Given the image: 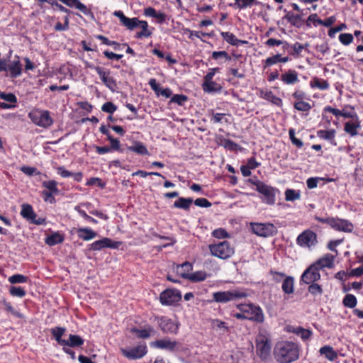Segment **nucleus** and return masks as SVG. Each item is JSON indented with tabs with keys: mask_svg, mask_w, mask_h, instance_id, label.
I'll use <instances>...</instances> for the list:
<instances>
[{
	"mask_svg": "<svg viewBox=\"0 0 363 363\" xmlns=\"http://www.w3.org/2000/svg\"><path fill=\"white\" fill-rule=\"evenodd\" d=\"M294 108L299 111H308L311 108V106L309 103L298 101L294 104Z\"/></svg>",
	"mask_w": 363,
	"mask_h": 363,
	"instance_id": "6e6d98bb",
	"label": "nucleus"
},
{
	"mask_svg": "<svg viewBox=\"0 0 363 363\" xmlns=\"http://www.w3.org/2000/svg\"><path fill=\"white\" fill-rule=\"evenodd\" d=\"M43 187L46 188L49 191L48 192L54 193L55 195H57L59 194V189H57V183L55 180H49L44 181L42 183Z\"/></svg>",
	"mask_w": 363,
	"mask_h": 363,
	"instance_id": "a19ab883",
	"label": "nucleus"
},
{
	"mask_svg": "<svg viewBox=\"0 0 363 363\" xmlns=\"http://www.w3.org/2000/svg\"><path fill=\"white\" fill-rule=\"evenodd\" d=\"M342 303L345 307L354 308L357 303V301L354 295L347 294L343 298Z\"/></svg>",
	"mask_w": 363,
	"mask_h": 363,
	"instance_id": "a18cd8bd",
	"label": "nucleus"
},
{
	"mask_svg": "<svg viewBox=\"0 0 363 363\" xmlns=\"http://www.w3.org/2000/svg\"><path fill=\"white\" fill-rule=\"evenodd\" d=\"M209 250L213 256L223 259L229 258L234 254V248L228 241L210 245Z\"/></svg>",
	"mask_w": 363,
	"mask_h": 363,
	"instance_id": "0eeeda50",
	"label": "nucleus"
},
{
	"mask_svg": "<svg viewBox=\"0 0 363 363\" xmlns=\"http://www.w3.org/2000/svg\"><path fill=\"white\" fill-rule=\"evenodd\" d=\"M128 150L138 155H146L149 154L147 147L140 142H134L133 145L128 147Z\"/></svg>",
	"mask_w": 363,
	"mask_h": 363,
	"instance_id": "2f4dec72",
	"label": "nucleus"
},
{
	"mask_svg": "<svg viewBox=\"0 0 363 363\" xmlns=\"http://www.w3.org/2000/svg\"><path fill=\"white\" fill-rule=\"evenodd\" d=\"M265 44L269 47L282 45V48L284 50L288 49L290 46V45L287 42L276 40L274 38L268 39L266 41Z\"/></svg>",
	"mask_w": 363,
	"mask_h": 363,
	"instance_id": "8fccbe9b",
	"label": "nucleus"
},
{
	"mask_svg": "<svg viewBox=\"0 0 363 363\" xmlns=\"http://www.w3.org/2000/svg\"><path fill=\"white\" fill-rule=\"evenodd\" d=\"M21 215L23 218L32 223L37 225L45 224V219L43 218H37V215L33 211V207L30 204L23 203L21 206Z\"/></svg>",
	"mask_w": 363,
	"mask_h": 363,
	"instance_id": "9b49d317",
	"label": "nucleus"
},
{
	"mask_svg": "<svg viewBox=\"0 0 363 363\" xmlns=\"http://www.w3.org/2000/svg\"><path fill=\"white\" fill-rule=\"evenodd\" d=\"M319 352L320 354L324 355L325 357L329 361H334L337 358V353L334 349L329 345H325L320 347Z\"/></svg>",
	"mask_w": 363,
	"mask_h": 363,
	"instance_id": "a878e982",
	"label": "nucleus"
},
{
	"mask_svg": "<svg viewBox=\"0 0 363 363\" xmlns=\"http://www.w3.org/2000/svg\"><path fill=\"white\" fill-rule=\"evenodd\" d=\"M270 274L272 277V279L276 283H279L281 281L284 280V279L286 277V275L283 272H278L273 270L270 271Z\"/></svg>",
	"mask_w": 363,
	"mask_h": 363,
	"instance_id": "e2e57ef3",
	"label": "nucleus"
},
{
	"mask_svg": "<svg viewBox=\"0 0 363 363\" xmlns=\"http://www.w3.org/2000/svg\"><path fill=\"white\" fill-rule=\"evenodd\" d=\"M182 277L186 278L191 281H201L206 279L207 274L203 271H198L191 274L181 272Z\"/></svg>",
	"mask_w": 363,
	"mask_h": 363,
	"instance_id": "393cba45",
	"label": "nucleus"
},
{
	"mask_svg": "<svg viewBox=\"0 0 363 363\" xmlns=\"http://www.w3.org/2000/svg\"><path fill=\"white\" fill-rule=\"evenodd\" d=\"M65 332V328L62 327H55L52 329V335L54 336L55 340L60 344L61 346H64V344H66V340L62 338V335Z\"/></svg>",
	"mask_w": 363,
	"mask_h": 363,
	"instance_id": "72a5a7b5",
	"label": "nucleus"
},
{
	"mask_svg": "<svg viewBox=\"0 0 363 363\" xmlns=\"http://www.w3.org/2000/svg\"><path fill=\"white\" fill-rule=\"evenodd\" d=\"M28 281V277L20 274H16L11 276L9 278V281L11 284H19V283H25Z\"/></svg>",
	"mask_w": 363,
	"mask_h": 363,
	"instance_id": "3c124183",
	"label": "nucleus"
},
{
	"mask_svg": "<svg viewBox=\"0 0 363 363\" xmlns=\"http://www.w3.org/2000/svg\"><path fill=\"white\" fill-rule=\"evenodd\" d=\"M290 331L300 336L303 340H308L312 335V332L310 330L302 327H293Z\"/></svg>",
	"mask_w": 363,
	"mask_h": 363,
	"instance_id": "f704fd0d",
	"label": "nucleus"
},
{
	"mask_svg": "<svg viewBox=\"0 0 363 363\" xmlns=\"http://www.w3.org/2000/svg\"><path fill=\"white\" fill-rule=\"evenodd\" d=\"M310 86L311 88H317L320 90H327L329 89V83L323 79L318 77H313L310 82Z\"/></svg>",
	"mask_w": 363,
	"mask_h": 363,
	"instance_id": "7c9ffc66",
	"label": "nucleus"
},
{
	"mask_svg": "<svg viewBox=\"0 0 363 363\" xmlns=\"http://www.w3.org/2000/svg\"><path fill=\"white\" fill-rule=\"evenodd\" d=\"M77 234L79 238L88 241L95 238L96 233L88 228H81L77 230Z\"/></svg>",
	"mask_w": 363,
	"mask_h": 363,
	"instance_id": "5701e85b",
	"label": "nucleus"
},
{
	"mask_svg": "<svg viewBox=\"0 0 363 363\" xmlns=\"http://www.w3.org/2000/svg\"><path fill=\"white\" fill-rule=\"evenodd\" d=\"M160 329L164 333H177L178 325L175 324L171 319L162 317L158 320Z\"/></svg>",
	"mask_w": 363,
	"mask_h": 363,
	"instance_id": "6ab92c4d",
	"label": "nucleus"
},
{
	"mask_svg": "<svg viewBox=\"0 0 363 363\" xmlns=\"http://www.w3.org/2000/svg\"><path fill=\"white\" fill-rule=\"evenodd\" d=\"M221 35L226 42L232 45H238V43L240 42L236 36L232 33L223 32L221 33Z\"/></svg>",
	"mask_w": 363,
	"mask_h": 363,
	"instance_id": "de8ad7c7",
	"label": "nucleus"
},
{
	"mask_svg": "<svg viewBox=\"0 0 363 363\" xmlns=\"http://www.w3.org/2000/svg\"><path fill=\"white\" fill-rule=\"evenodd\" d=\"M237 308L240 311L243 312L247 320L259 323H263L264 320L263 311L259 306H256L253 303H241L237 305Z\"/></svg>",
	"mask_w": 363,
	"mask_h": 363,
	"instance_id": "7ed1b4c3",
	"label": "nucleus"
},
{
	"mask_svg": "<svg viewBox=\"0 0 363 363\" xmlns=\"http://www.w3.org/2000/svg\"><path fill=\"white\" fill-rule=\"evenodd\" d=\"M152 328L151 327H148L145 329H138V328H132L131 332L135 333L137 337L139 338L146 339L150 336V333L152 331Z\"/></svg>",
	"mask_w": 363,
	"mask_h": 363,
	"instance_id": "79ce46f5",
	"label": "nucleus"
},
{
	"mask_svg": "<svg viewBox=\"0 0 363 363\" xmlns=\"http://www.w3.org/2000/svg\"><path fill=\"white\" fill-rule=\"evenodd\" d=\"M320 279L319 270L311 264L302 274L301 280L306 284L315 283Z\"/></svg>",
	"mask_w": 363,
	"mask_h": 363,
	"instance_id": "4468645a",
	"label": "nucleus"
},
{
	"mask_svg": "<svg viewBox=\"0 0 363 363\" xmlns=\"http://www.w3.org/2000/svg\"><path fill=\"white\" fill-rule=\"evenodd\" d=\"M223 121L225 122H227V119L225 118V113H212L211 121L213 123H222Z\"/></svg>",
	"mask_w": 363,
	"mask_h": 363,
	"instance_id": "bf43d9fd",
	"label": "nucleus"
},
{
	"mask_svg": "<svg viewBox=\"0 0 363 363\" xmlns=\"http://www.w3.org/2000/svg\"><path fill=\"white\" fill-rule=\"evenodd\" d=\"M339 40L345 45H350L353 40V36L350 33H341L339 35Z\"/></svg>",
	"mask_w": 363,
	"mask_h": 363,
	"instance_id": "4d7b16f0",
	"label": "nucleus"
},
{
	"mask_svg": "<svg viewBox=\"0 0 363 363\" xmlns=\"http://www.w3.org/2000/svg\"><path fill=\"white\" fill-rule=\"evenodd\" d=\"M187 101V96L183 94H175L172 96L171 101L182 106Z\"/></svg>",
	"mask_w": 363,
	"mask_h": 363,
	"instance_id": "680f3d73",
	"label": "nucleus"
},
{
	"mask_svg": "<svg viewBox=\"0 0 363 363\" xmlns=\"http://www.w3.org/2000/svg\"><path fill=\"white\" fill-rule=\"evenodd\" d=\"M281 289L285 294H291L294 291V279L293 277H286L282 283Z\"/></svg>",
	"mask_w": 363,
	"mask_h": 363,
	"instance_id": "bb28decb",
	"label": "nucleus"
},
{
	"mask_svg": "<svg viewBox=\"0 0 363 363\" xmlns=\"http://www.w3.org/2000/svg\"><path fill=\"white\" fill-rule=\"evenodd\" d=\"M281 80L287 85H292L299 82L298 72L296 70L289 69L281 76Z\"/></svg>",
	"mask_w": 363,
	"mask_h": 363,
	"instance_id": "412c9836",
	"label": "nucleus"
},
{
	"mask_svg": "<svg viewBox=\"0 0 363 363\" xmlns=\"http://www.w3.org/2000/svg\"><path fill=\"white\" fill-rule=\"evenodd\" d=\"M317 136L319 138L328 140L330 143L333 145H336L337 143L335 140V130H320L317 131Z\"/></svg>",
	"mask_w": 363,
	"mask_h": 363,
	"instance_id": "4be33fe9",
	"label": "nucleus"
},
{
	"mask_svg": "<svg viewBox=\"0 0 363 363\" xmlns=\"http://www.w3.org/2000/svg\"><path fill=\"white\" fill-rule=\"evenodd\" d=\"M308 291L314 297H320L323 294L322 286L317 283L308 284Z\"/></svg>",
	"mask_w": 363,
	"mask_h": 363,
	"instance_id": "58836bf2",
	"label": "nucleus"
},
{
	"mask_svg": "<svg viewBox=\"0 0 363 363\" xmlns=\"http://www.w3.org/2000/svg\"><path fill=\"white\" fill-rule=\"evenodd\" d=\"M182 298V295L179 291L177 289H167L161 293L160 300L163 305H172Z\"/></svg>",
	"mask_w": 363,
	"mask_h": 363,
	"instance_id": "f8f14e48",
	"label": "nucleus"
},
{
	"mask_svg": "<svg viewBox=\"0 0 363 363\" xmlns=\"http://www.w3.org/2000/svg\"><path fill=\"white\" fill-rule=\"evenodd\" d=\"M113 15L118 17L120 22L129 30H133L138 27L140 23V21L136 17L132 18L126 17L121 11H116Z\"/></svg>",
	"mask_w": 363,
	"mask_h": 363,
	"instance_id": "2eb2a0df",
	"label": "nucleus"
},
{
	"mask_svg": "<svg viewBox=\"0 0 363 363\" xmlns=\"http://www.w3.org/2000/svg\"><path fill=\"white\" fill-rule=\"evenodd\" d=\"M252 232L259 237L267 238L277 234V229L270 223H250Z\"/></svg>",
	"mask_w": 363,
	"mask_h": 363,
	"instance_id": "6e6552de",
	"label": "nucleus"
},
{
	"mask_svg": "<svg viewBox=\"0 0 363 363\" xmlns=\"http://www.w3.org/2000/svg\"><path fill=\"white\" fill-rule=\"evenodd\" d=\"M177 345V342L176 341H172L169 338L156 340L151 343L152 347L169 351H173Z\"/></svg>",
	"mask_w": 363,
	"mask_h": 363,
	"instance_id": "aec40b11",
	"label": "nucleus"
},
{
	"mask_svg": "<svg viewBox=\"0 0 363 363\" xmlns=\"http://www.w3.org/2000/svg\"><path fill=\"white\" fill-rule=\"evenodd\" d=\"M194 204L199 207H204L208 208L211 206V203L209 202L205 198H199L196 199L194 201Z\"/></svg>",
	"mask_w": 363,
	"mask_h": 363,
	"instance_id": "774afa93",
	"label": "nucleus"
},
{
	"mask_svg": "<svg viewBox=\"0 0 363 363\" xmlns=\"http://www.w3.org/2000/svg\"><path fill=\"white\" fill-rule=\"evenodd\" d=\"M261 97L277 106H280L282 104L281 99L274 96L271 91H262Z\"/></svg>",
	"mask_w": 363,
	"mask_h": 363,
	"instance_id": "c9c22d12",
	"label": "nucleus"
},
{
	"mask_svg": "<svg viewBox=\"0 0 363 363\" xmlns=\"http://www.w3.org/2000/svg\"><path fill=\"white\" fill-rule=\"evenodd\" d=\"M66 342L67 343L64 344L63 347H76L82 345L84 344V340L79 335L70 334Z\"/></svg>",
	"mask_w": 363,
	"mask_h": 363,
	"instance_id": "473e14b6",
	"label": "nucleus"
},
{
	"mask_svg": "<svg viewBox=\"0 0 363 363\" xmlns=\"http://www.w3.org/2000/svg\"><path fill=\"white\" fill-rule=\"evenodd\" d=\"M9 292L11 296L19 298H23L26 296V291L20 286H11Z\"/></svg>",
	"mask_w": 363,
	"mask_h": 363,
	"instance_id": "864d4df0",
	"label": "nucleus"
},
{
	"mask_svg": "<svg viewBox=\"0 0 363 363\" xmlns=\"http://www.w3.org/2000/svg\"><path fill=\"white\" fill-rule=\"evenodd\" d=\"M64 237L59 233H55L48 236L45 239V243L50 246H54L57 244L62 242Z\"/></svg>",
	"mask_w": 363,
	"mask_h": 363,
	"instance_id": "e433bc0d",
	"label": "nucleus"
},
{
	"mask_svg": "<svg viewBox=\"0 0 363 363\" xmlns=\"http://www.w3.org/2000/svg\"><path fill=\"white\" fill-rule=\"evenodd\" d=\"M212 57L214 60H218L219 58H224L227 60H230L231 58L228 55V52L225 51H214L212 53Z\"/></svg>",
	"mask_w": 363,
	"mask_h": 363,
	"instance_id": "69168bd1",
	"label": "nucleus"
},
{
	"mask_svg": "<svg viewBox=\"0 0 363 363\" xmlns=\"http://www.w3.org/2000/svg\"><path fill=\"white\" fill-rule=\"evenodd\" d=\"M249 182L255 185L256 190L262 195V200L264 203L268 205L274 204L276 189L274 187L268 186L259 180L250 179Z\"/></svg>",
	"mask_w": 363,
	"mask_h": 363,
	"instance_id": "20e7f679",
	"label": "nucleus"
},
{
	"mask_svg": "<svg viewBox=\"0 0 363 363\" xmlns=\"http://www.w3.org/2000/svg\"><path fill=\"white\" fill-rule=\"evenodd\" d=\"M257 0H235L234 6L237 8L242 9L247 7H250L254 4H257Z\"/></svg>",
	"mask_w": 363,
	"mask_h": 363,
	"instance_id": "49530a36",
	"label": "nucleus"
},
{
	"mask_svg": "<svg viewBox=\"0 0 363 363\" xmlns=\"http://www.w3.org/2000/svg\"><path fill=\"white\" fill-rule=\"evenodd\" d=\"M332 223V228L335 230L342 231L345 233H351L354 229L353 224L350 221L345 219L334 218Z\"/></svg>",
	"mask_w": 363,
	"mask_h": 363,
	"instance_id": "f3484780",
	"label": "nucleus"
},
{
	"mask_svg": "<svg viewBox=\"0 0 363 363\" xmlns=\"http://www.w3.org/2000/svg\"><path fill=\"white\" fill-rule=\"evenodd\" d=\"M60 1L69 7H74L79 9L84 14H87L89 13V10L86 6L81 3L79 0H60Z\"/></svg>",
	"mask_w": 363,
	"mask_h": 363,
	"instance_id": "c85d7f7f",
	"label": "nucleus"
},
{
	"mask_svg": "<svg viewBox=\"0 0 363 363\" xmlns=\"http://www.w3.org/2000/svg\"><path fill=\"white\" fill-rule=\"evenodd\" d=\"M211 325L213 329L216 330H221L223 333H227L229 331L228 327L226 325V323L224 321H222L219 319H213L211 322Z\"/></svg>",
	"mask_w": 363,
	"mask_h": 363,
	"instance_id": "4c0bfd02",
	"label": "nucleus"
},
{
	"mask_svg": "<svg viewBox=\"0 0 363 363\" xmlns=\"http://www.w3.org/2000/svg\"><path fill=\"white\" fill-rule=\"evenodd\" d=\"M0 99L9 103H16L17 101L16 96L11 93L5 94L0 92Z\"/></svg>",
	"mask_w": 363,
	"mask_h": 363,
	"instance_id": "0e129e2a",
	"label": "nucleus"
},
{
	"mask_svg": "<svg viewBox=\"0 0 363 363\" xmlns=\"http://www.w3.org/2000/svg\"><path fill=\"white\" fill-rule=\"evenodd\" d=\"M289 138H290L291 143L294 145H296L298 148H301V147H303V142L300 139H298V138H296V136H295V130L294 128H290L289 129Z\"/></svg>",
	"mask_w": 363,
	"mask_h": 363,
	"instance_id": "5fc2aeb1",
	"label": "nucleus"
},
{
	"mask_svg": "<svg viewBox=\"0 0 363 363\" xmlns=\"http://www.w3.org/2000/svg\"><path fill=\"white\" fill-rule=\"evenodd\" d=\"M119 242H113L110 238H105L100 240H96L90 245L89 249L94 251L101 250L105 247L117 248Z\"/></svg>",
	"mask_w": 363,
	"mask_h": 363,
	"instance_id": "dca6fc26",
	"label": "nucleus"
},
{
	"mask_svg": "<svg viewBox=\"0 0 363 363\" xmlns=\"http://www.w3.org/2000/svg\"><path fill=\"white\" fill-rule=\"evenodd\" d=\"M116 106L112 102H106L101 107L102 111L108 113H113L116 111Z\"/></svg>",
	"mask_w": 363,
	"mask_h": 363,
	"instance_id": "052dcab7",
	"label": "nucleus"
},
{
	"mask_svg": "<svg viewBox=\"0 0 363 363\" xmlns=\"http://www.w3.org/2000/svg\"><path fill=\"white\" fill-rule=\"evenodd\" d=\"M94 69L99 75L101 80L103 82L105 86L111 91H115L118 88L117 83L116 81L110 76V70H105L101 67H94Z\"/></svg>",
	"mask_w": 363,
	"mask_h": 363,
	"instance_id": "ddd939ff",
	"label": "nucleus"
},
{
	"mask_svg": "<svg viewBox=\"0 0 363 363\" xmlns=\"http://www.w3.org/2000/svg\"><path fill=\"white\" fill-rule=\"evenodd\" d=\"M141 28V31L137 33L136 38H141L143 37H150L152 33L148 30V24L145 21H140L139 26Z\"/></svg>",
	"mask_w": 363,
	"mask_h": 363,
	"instance_id": "ea45409f",
	"label": "nucleus"
},
{
	"mask_svg": "<svg viewBox=\"0 0 363 363\" xmlns=\"http://www.w3.org/2000/svg\"><path fill=\"white\" fill-rule=\"evenodd\" d=\"M360 127L359 123H350L347 122L345 124V131L350 134L351 136H355L357 135V129Z\"/></svg>",
	"mask_w": 363,
	"mask_h": 363,
	"instance_id": "37998d69",
	"label": "nucleus"
},
{
	"mask_svg": "<svg viewBox=\"0 0 363 363\" xmlns=\"http://www.w3.org/2000/svg\"><path fill=\"white\" fill-rule=\"evenodd\" d=\"M271 345L269 334L265 330H259L256 337V352L262 359H266L270 354Z\"/></svg>",
	"mask_w": 363,
	"mask_h": 363,
	"instance_id": "423d86ee",
	"label": "nucleus"
},
{
	"mask_svg": "<svg viewBox=\"0 0 363 363\" xmlns=\"http://www.w3.org/2000/svg\"><path fill=\"white\" fill-rule=\"evenodd\" d=\"M193 202L194 201L191 198L180 197L174 201L173 207L188 211Z\"/></svg>",
	"mask_w": 363,
	"mask_h": 363,
	"instance_id": "cd10ccee",
	"label": "nucleus"
},
{
	"mask_svg": "<svg viewBox=\"0 0 363 363\" xmlns=\"http://www.w3.org/2000/svg\"><path fill=\"white\" fill-rule=\"evenodd\" d=\"M248 296L246 289H235L225 291H218L213 294V301L217 303H227L242 299Z\"/></svg>",
	"mask_w": 363,
	"mask_h": 363,
	"instance_id": "f03ea898",
	"label": "nucleus"
},
{
	"mask_svg": "<svg viewBox=\"0 0 363 363\" xmlns=\"http://www.w3.org/2000/svg\"><path fill=\"white\" fill-rule=\"evenodd\" d=\"M8 70L10 72L11 78H16L21 74L22 65L19 60L13 62L10 65H8Z\"/></svg>",
	"mask_w": 363,
	"mask_h": 363,
	"instance_id": "c756f323",
	"label": "nucleus"
},
{
	"mask_svg": "<svg viewBox=\"0 0 363 363\" xmlns=\"http://www.w3.org/2000/svg\"><path fill=\"white\" fill-rule=\"evenodd\" d=\"M28 118L36 125L47 128L53 123V120L47 110L35 108L28 113Z\"/></svg>",
	"mask_w": 363,
	"mask_h": 363,
	"instance_id": "39448f33",
	"label": "nucleus"
},
{
	"mask_svg": "<svg viewBox=\"0 0 363 363\" xmlns=\"http://www.w3.org/2000/svg\"><path fill=\"white\" fill-rule=\"evenodd\" d=\"M299 350L292 342H278L274 348V357L279 363H291L298 358Z\"/></svg>",
	"mask_w": 363,
	"mask_h": 363,
	"instance_id": "f257e3e1",
	"label": "nucleus"
},
{
	"mask_svg": "<svg viewBox=\"0 0 363 363\" xmlns=\"http://www.w3.org/2000/svg\"><path fill=\"white\" fill-rule=\"evenodd\" d=\"M121 353L128 359H138L143 357L147 352L145 343L138 345L135 347L121 348Z\"/></svg>",
	"mask_w": 363,
	"mask_h": 363,
	"instance_id": "9d476101",
	"label": "nucleus"
},
{
	"mask_svg": "<svg viewBox=\"0 0 363 363\" xmlns=\"http://www.w3.org/2000/svg\"><path fill=\"white\" fill-rule=\"evenodd\" d=\"M212 235L218 239H223L229 237V234L223 228H218L213 231Z\"/></svg>",
	"mask_w": 363,
	"mask_h": 363,
	"instance_id": "13d9d810",
	"label": "nucleus"
},
{
	"mask_svg": "<svg viewBox=\"0 0 363 363\" xmlns=\"http://www.w3.org/2000/svg\"><path fill=\"white\" fill-rule=\"evenodd\" d=\"M286 18L291 25H293L294 26L300 27L301 25V18L299 15H295V14L289 13L286 16Z\"/></svg>",
	"mask_w": 363,
	"mask_h": 363,
	"instance_id": "09e8293b",
	"label": "nucleus"
},
{
	"mask_svg": "<svg viewBox=\"0 0 363 363\" xmlns=\"http://www.w3.org/2000/svg\"><path fill=\"white\" fill-rule=\"evenodd\" d=\"M324 111L332 113L333 115H335L336 116H342V117H345V118H350V117H351L350 113H344V112L340 111L339 109L333 108L331 106H325L324 108Z\"/></svg>",
	"mask_w": 363,
	"mask_h": 363,
	"instance_id": "603ef678",
	"label": "nucleus"
},
{
	"mask_svg": "<svg viewBox=\"0 0 363 363\" xmlns=\"http://www.w3.org/2000/svg\"><path fill=\"white\" fill-rule=\"evenodd\" d=\"M334 259L335 257L333 255L328 253L316 260L313 264L315 265L319 271L324 268L331 269L334 266Z\"/></svg>",
	"mask_w": 363,
	"mask_h": 363,
	"instance_id": "a211bd4d",
	"label": "nucleus"
},
{
	"mask_svg": "<svg viewBox=\"0 0 363 363\" xmlns=\"http://www.w3.org/2000/svg\"><path fill=\"white\" fill-rule=\"evenodd\" d=\"M301 197V194L299 191H296L294 189H288L285 191V199L288 201H294L296 200H298Z\"/></svg>",
	"mask_w": 363,
	"mask_h": 363,
	"instance_id": "c03bdc74",
	"label": "nucleus"
},
{
	"mask_svg": "<svg viewBox=\"0 0 363 363\" xmlns=\"http://www.w3.org/2000/svg\"><path fill=\"white\" fill-rule=\"evenodd\" d=\"M322 180L320 177H311L307 179L306 184L308 189H314L317 187L318 182Z\"/></svg>",
	"mask_w": 363,
	"mask_h": 363,
	"instance_id": "338daca9",
	"label": "nucleus"
},
{
	"mask_svg": "<svg viewBox=\"0 0 363 363\" xmlns=\"http://www.w3.org/2000/svg\"><path fill=\"white\" fill-rule=\"evenodd\" d=\"M202 88L203 90L207 93L220 92L222 89V86L219 84L213 82V80L208 82L203 81L202 84Z\"/></svg>",
	"mask_w": 363,
	"mask_h": 363,
	"instance_id": "b1692460",
	"label": "nucleus"
},
{
	"mask_svg": "<svg viewBox=\"0 0 363 363\" xmlns=\"http://www.w3.org/2000/svg\"><path fill=\"white\" fill-rule=\"evenodd\" d=\"M318 243L317 235L311 230H303L296 238V244L303 248L311 250Z\"/></svg>",
	"mask_w": 363,
	"mask_h": 363,
	"instance_id": "1a4fd4ad",
	"label": "nucleus"
}]
</instances>
